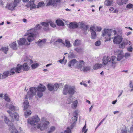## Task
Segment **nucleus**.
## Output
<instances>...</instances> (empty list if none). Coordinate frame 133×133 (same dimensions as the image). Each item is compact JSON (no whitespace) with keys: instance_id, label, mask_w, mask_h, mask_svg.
Masks as SVG:
<instances>
[{"instance_id":"ea45409f","label":"nucleus","mask_w":133,"mask_h":133,"mask_svg":"<svg viewBox=\"0 0 133 133\" xmlns=\"http://www.w3.org/2000/svg\"><path fill=\"white\" fill-rule=\"evenodd\" d=\"M73 101V98L70 96L67 99L66 103L69 104H70Z\"/></svg>"},{"instance_id":"bb28decb","label":"nucleus","mask_w":133,"mask_h":133,"mask_svg":"<svg viewBox=\"0 0 133 133\" xmlns=\"http://www.w3.org/2000/svg\"><path fill=\"white\" fill-rule=\"evenodd\" d=\"M56 22L57 25L59 26H63L64 23L61 20L57 19L56 21Z\"/></svg>"},{"instance_id":"dca6fc26","label":"nucleus","mask_w":133,"mask_h":133,"mask_svg":"<svg viewBox=\"0 0 133 133\" xmlns=\"http://www.w3.org/2000/svg\"><path fill=\"white\" fill-rule=\"evenodd\" d=\"M128 43V41L127 39H125L123 40L122 43L119 45V48L122 49L124 48L125 47V45H127ZM129 43L130 44V42L129 41Z\"/></svg>"},{"instance_id":"0e129e2a","label":"nucleus","mask_w":133,"mask_h":133,"mask_svg":"<svg viewBox=\"0 0 133 133\" xmlns=\"http://www.w3.org/2000/svg\"><path fill=\"white\" fill-rule=\"evenodd\" d=\"M133 49L131 46H130L129 47L127 48V50L129 52H132V51Z\"/></svg>"},{"instance_id":"a18cd8bd","label":"nucleus","mask_w":133,"mask_h":133,"mask_svg":"<svg viewBox=\"0 0 133 133\" xmlns=\"http://www.w3.org/2000/svg\"><path fill=\"white\" fill-rule=\"evenodd\" d=\"M102 30V28L99 26H98L96 27V32H100Z\"/></svg>"},{"instance_id":"473e14b6","label":"nucleus","mask_w":133,"mask_h":133,"mask_svg":"<svg viewBox=\"0 0 133 133\" xmlns=\"http://www.w3.org/2000/svg\"><path fill=\"white\" fill-rule=\"evenodd\" d=\"M112 31L111 29L104 28L103 30L104 33H110L112 32Z\"/></svg>"},{"instance_id":"bf43d9fd","label":"nucleus","mask_w":133,"mask_h":133,"mask_svg":"<svg viewBox=\"0 0 133 133\" xmlns=\"http://www.w3.org/2000/svg\"><path fill=\"white\" fill-rule=\"evenodd\" d=\"M74 117H76L77 118V116L78 115V111L77 110H75L74 113Z\"/></svg>"},{"instance_id":"f8f14e48","label":"nucleus","mask_w":133,"mask_h":133,"mask_svg":"<svg viewBox=\"0 0 133 133\" xmlns=\"http://www.w3.org/2000/svg\"><path fill=\"white\" fill-rule=\"evenodd\" d=\"M122 38L121 36L118 35L114 37L113 42L116 44H119L122 40Z\"/></svg>"},{"instance_id":"423d86ee","label":"nucleus","mask_w":133,"mask_h":133,"mask_svg":"<svg viewBox=\"0 0 133 133\" xmlns=\"http://www.w3.org/2000/svg\"><path fill=\"white\" fill-rule=\"evenodd\" d=\"M4 119L5 123L9 127V130L10 131V133H18V131L15 128L12 123L9 121L6 117L5 116Z\"/></svg>"},{"instance_id":"20e7f679","label":"nucleus","mask_w":133,"mask_h":133,"mask_svg":"<svg viewBox=\"0 0 133 133\" xmlns=\"http://www.w3.org/2000/svg\"><path fill=\"white\" fill-rule=\"evenodd\" d=\"M75 92V87L69 85H65L63 90V94L66 95L68 94L71 95H73Z\"/></svg>"},{"instance_id":"c03bdc74","label":"nucleus","mask_w":133,"mask_h":133,"mask_svg":"<svg viewBox=\"0 0 133 133\" xmlns=\"http://www.w3.org/2000/svg\"><path fill=\"white\" fill-rule=\"evenodd\" d=\"M55 129L56 128L55 127L51 126L50 127L48 132L49 133H52L55 130Z\"/></svg>"},{"instance_id":"37998d69","label":"nucleus","mask_w":133,"mask_h":133,"mask_svg":"<svg viewBox=\"0 0 133 133\" xmlns=\"http://www.w3.org/2000/svg\"><path fill=\"white\" fill-rule=\"evenodd\" d=\"M53 87L54 88V91H56L59 88V85L58 83H55L53 85Z\"/></svg>"},{"instance_id":"9b49d317","label":"nucleus","mask_w":133,"mask_h":133,"mask_svg":"<svg viewBox=\"0 0 133 133\" xmlns=\"http://www.w3.org/2000/svg\"><path fill=\"white\" fill-rule=\"evenodd\" d=\"M60 1V0H49L46 5L56 6H57V3L59 2Z\"/></svg>"},{"instance_id":"e2e57ef3","label":"nucleus","mask_w":133,"mask_h":133,"mask_svg":"<svg viewBox=\"0 0 133 133\" xmlns=\"http://www.w3.org/2000/svg\"><path fill=\"white\" fill-rule=\"evenodd\" d=\"M129 131H127L126 129L122 130L121 131V133H128Z\"/></svg>"},{"instance_id":"79ce46f5","label":"nucleus","mask_w":133,"mask_h":133,"mask_svg":"<svg viewBox=\"0 0 133 133\" xmlns=\"http://www.w3.org/2000/svg\"><path fill=\"white\" fill-rule=\"evenodd\" d=\"M48 23L50 24L51 26L53 28L55 27L56 26V25L54 22L52 21H48Z\"/></svg>"},{"instance_id":"f03ea898","label":"nucleus","mask_w":133,"mask_h":133,"mask_svg":"<svg viewBox=\"0 0 133 133\" xmlns=\"http://www.w3.org/2000/svg\"><path fill=\"white\" fill-rule=\"evenodd\" d=\"M117 59L115 56L109 57L108 56H104L102 59L104 66L108 64L110 67L114 68L117 63Z\"/></svg>"},{"instance_id":"0eeeda50","label":"nucleus","mask_w":133,"mask_h":133,"mask_svg":"<svg viewBox=\"0 0 133 133\" xmlns=\"http://www.w3.org/2000/svg\"><path fill=\"white\" fill-rule=\"evenodd\" d=\"M24 110L26 111L24 112V114L25 117L27 118L31 114L32 112L30 110L28 111V109L29 105V102L27 100H25L24 103Z\"/></svg>"},{"instance_id":"39448f33","label":"nucleus","mask_w":133,"mask_h":133,"mask_svg":"<svg viewBox=\"0 0 133 133\" xmlns=\"http://www.w3.org/2000/svg\"><path fill=\"white\" fill-rule=\"evenodd\" d=\"M39 120L40 119L38 116L35 115L29 118L27 120V122L28 124L32 125H34L35 128H36L37 125Z\"/></svg>"},{"instance_id":"6e6d98bb","label":"nucleus","mask_w":133,"mask_h":133,"mask_svg":"<svg viewBox=\"0 0 133 133\" xmlns=\"http://www.w3.org/2000/svg\"><path fill=\"white\" fill-rule=\"evenodd\" d=\"M129 86L130 88H131L132 90H133V82H132L131 81L130 83Z\"/></svg>"},{"instance_id":"680f3d73","label":"nucleus","mask_w":133,"mask_h":133,"mask_svg":"<svg viewBox=\"0 0 133 133\" xmlns=\"http://www.w3.org/2000/svg\"><path fill=\"white\" fill-rule=\"evenodd\" d=\"M37 5H36L35 4H33L32 5L31 7L30 8V9L32 10L33 9L37 8Z\"/></svg>"},{"instance_id":"2f4dec72","label":"nucleus","mask_w":133,"mask_h":133,"mask_svg":"<svg viewBox=\"0 0 133 133\" xmlns=\"http://www.w3.org/2000/svg\"><path fill=\"white\" fill-rule=\"evenodd\" d=\"M65 46L68 48H69L71 47V45L70 41L68 40L65 39Z\"/></svg>"},{"instance_id":"a211bd4d","label":"nucleus","mask_w":133,"mask_h":133,"mask_svg":"<svg viewBox=\"0 0 133 133\" xmlns=\"http://www.w3.org/2000/svg\"><path fill=\"white\" fill-rule=\"evenodd\" d=\"M71 121H72L71 123L72 124L71 125V128L72 129L73 127L75 126V123L77 121V118L76 117H73L71 118Z\"/></svg>"},{"instance_id":"c756f323","label":"nucleus","mask_w":133,"mask_h":133,"mask_svg":"<svg viewBox=\"0 0 133 133\" xmlns=\"http://www.w3.org/2000/svg\"><path fill=\"white\" fill-rule=\"evenodd\" d=\"M122 51H120V53L118 55L117 58L115 56L117 59V61H120L123 58V56L121 53V52Z\"/></svg>"},{"instance_id":"f704fd0d","label":"nucleus","mask_w":133,"mask_h":133,"mask_svg":"<svg viewBox=\"0 0 133 133\" xmlns=\"http://www.w3.org/2000/svg\"><path fill=\"white\" fill-rule=\"evenodd\" d=\"M57 42H58L59 43H61L63 44L64 45H65V44L64 43L63 41L61 39L58 38V39L56 41H55L54 43V44L55 45L56 44V43Z\"/></svg>"},{"instance_id":"69168bd1","label":"nucleus","mask_w":133,"mask_h":133,"mask_svg":"<svg viewBox=\"0 0 133 133\" xmlns=\"http://www.w3.org/2000/svg\"><path fill=\"white\" fill-rule=\"evenodd\" d=\"M133 125H132L130 128V131H129L128 133H133Z\"/></svg>"},{"instance_id":"f257e3e1","label":"nucleus","mask_w":133,"mask_h":133,"mask_svg":"<svg viewBox=\"0 0 133 133\" xmlns=\"http://www.w3.org/2000/svg\"><path fill=\"white\" fill-rule=\"evenodd\" d=\"M46 89L45 87L42 84H40L37 88L36 87H32L30 88L29 91L28 92L27 95L26 96L25 98L28 99V97L29 99L31 98L36 94L37 90V95L39 98L42 96L43 95V92Z\"/></svg>"},{"instance_id":"a878e982","label":"nucleus","mask_w":133,"mask_h":133,"mask_svg":"<svg viewBox=\"0 0 133 133\" xmlns=\"http://www.w3.org/2000/svg\"><path fill=\"white\" fill-rule=\"evenodd\" d=\"M9 109L11 110L14 111L18 110V108H17L13 105L11 104L9 106Z\"/></svg>"},{"instance_id":"13d9d810","label":"nucleus","mask_w":133,"mask_h":133,"mask_svg":"<svg viewBox=\"0 0 133 133\" xmlns=\"http://www.w3.org/2000/svg\"><path fill=\"white\" fill-rule=\"evenodd\" d=\"M132 4H129L127 5L126 7L127 8L129 9L132 8Z\"/></svg>"},{"instance_id":"4c0bfd02","label":"nucleus","mask_w":133,"mask_h":133,"mask_svg":"<svg viewBox=\"0 0 133 133\" xmlns=\"http://www.w3.org/2000/svg\"><path fill=\"white\" fill-rule=\"evenodd\" d=\"M60 133H71V130L69 127H68L66 130Z\"/></svg>"},{"instance_id":"e433bc0d","label":"nucleus","mask_w":133,"mask_h":133,"mask_svg":"<svg viewBox=\"0 0 133 133\" xmlns=\"http://www.w3.org/2000/svg\"><path fill=\"white\" fill-rule=\"evenodd\" d=\"M1 49L2 51L6 54H7V52L8 50V48L7 46L2 47Z\"/></svg>"},{"instance_id":"774afa93","label":"nucleus","mask_w":133,"mask_h":133,"mask_svg":"<svg viewBox=\"0 0 133 133\" xmlns=\"http://www.w3.org/2000/svg\"><path fill=\"white\" fill-rule=\"evenodd\" d=\"M43 30L45 31H47L49 30V28L48 26L44 27L43 28Z\"/></svg>"},{"instance_id":"393cba45","label":"nucleus","mask_w":133,"mask_h":133,"mask_svg":"<svg viewBox=\"0 0 133 133\" xmlns=\"http://www.w3.org/2000/svg\"><path fill=\"white\" fill-rule=\"evenodd\" d=\"M89 30L92 33H96V27L94 25H91Z\"/></svg>"},{"instance_id":"2eb2a0df","label":"nucleus","mask_w":133,"mask_h":133,"mask_svg":"<svg viewBox=\"0 0 133 133\" xmlns=\"http://www.w3.org/2000/svg\"><path fill=\"white\" fill-rule=\"evenodd\" d=\"M83 60H79L77 63L76 65V67L78 68L79 69L81 70H83Z\"/></svg>"},{"instance_id":"1a4fd4ad","label":"nucleus","mask_w":133,"mask_h":133,"mask_svg":"<svg viewBox=\"0 0 133 133\" xmlns=\"http://www.w3.org/2000/svg\"><path fill=\"white\" fill-rule=\"evenodd\" d=\"M49 122L46 121L43 123H38L37 125L36 128L39 129L41 131L46 129L48 125L49 124Z\"/></svg>"},{"instance_id":"9d476101","label":"nucleus","mask_w":133,"mask_h":133,"mask_svg":"<svg viewBox=\"0 0 133 133\" xmlns=\"http://www.w3.org/2000/svg\"><path fill=\"white\" fill-rule=\"evenodd\" d=\"M22 69V65L20 64L17 65V67L16 68H13L10 71L11 74L10 75H13L15 73V71L17 73H19L21 70Z\"/></svg>"},{"instance_id":"412c9836","label":"nucleus","mask_w":133,"mask_h":133,"mask_svg":"<svg viewBox=\"0 0 133 133\" xmlns=\"http://www.w3.org/2000/svg\"><path fill=\"white\" fill-rule=\"evenodd\" d=\"M111 34H102V36L104 37L106 36L105 37V38L106 40V41H110L111 39L110 37Z\"/></svg>"},{"instance_id":"de8ad7c7","label":"nucleus","mask_w":133,"mask_h":133,"mask_svg":"<svg viewBox=\"0 0 133 133\" xmlns=\"http://www.w3.org/2000/svg\"><path fill=\"white\" fill-rule=\"evenodd\" d=\"M49 23L46 22H43L41 23V24L44 27L48 26H49Z\"/></svg>"},{"instance_id":"72a5a7b5","label":"nucleus","mask_w":133,"mask_h":133,"mask_svg":"<svg viewBox=\"0 0 133 133\" xmlns=\"http://www.w3.org/2000/svg\"><path fill=\"white\" fill-rule=\"evenodd\" d=\"M34 28L35 29V30L36 32H37L38 31L41 29L42 28V27L40 24H38L36 25L35 27Z\"/></svg>"},{"instance_id":"7ed1b4c3","label":"nucleus","mask_w":133,"mask_h":133,"mask_svg":"<svg viewBox=\"0 0 133 133\" xmlns=\"http://www.w3.org/2000/svg\"><path fill=\"white\" fill-rule=\"evenodd\" d=\"M27 39L24 38H20L17 41L18 44L19 45H29L30 43L34 39L35 34H30Z\"/></svg>"},{"instance_id":"c85d7f7f","label":"nucleus","mask_w":133,"mask_h":133,"mask_svg":"<svg viewBox=\"0 0 133 133\" xmlns=\"http://www.w3.org/2000/svg\"><path fill=\"white\" fill-rule=\"evenodd\" d=\"M81 44V41L78 39L75 40L73 43V45L74 46H78L80 45Z\"/></svg>"},{"instance_id":"864d4df0","label":"nucleus","mask_w":133,"mask_h":133,"mask_svg":"<svg viewBox=\"0 0 133 133\" xmlns=\"http://www.w3.org/2000/svg\"><path fill=\"white\" fill-rule=\"evenodd\" d=\"M90 68L89 66L84 67V71H87L90 70Z\"/></svg>"},{"instance_id":"7c9ffc66","label":"nucleus","mask_w":133,"mask_h":133,"mask_svg":"<svg viewBox=\"0 0 133 133\" xmlns=\"http://www.w3.org/2000/svg\"><path fill=\"white\" fill-rule=\"evenodd\" d=\"M10 72L8 71L4 72L2 76V78H5L7 77L9 74Z\"/></svg>"},{"instance_id":"c9c22d12","label":"nucleus","mask_w":133,"mask_h":133,"mask_svg":"<svg viewBox=\"0 0 133 133\" xmlns=\"http://www.w3.org/2000/svg\"><path fill=\"white\" fill-rule=\"evenodd\" d=\"M48 90L50 91L54 90L53 85L51 84H49L47 85Z\"/></svg>"},{"instance_id":"6ab92c4d","label":"nucleus","mask_w":133,"mask_h":133,"mask_svg":"<svg viewBox=\"0 0 133 133\" xmlns=\"http://www.w3.org/2000/svg\"><path fill=\"white\" fill-rule=\"evenodd\" d=\"M77 62L75 59H73L70 61L68 63V66L71 67V66H73Z\"/></svg>"},{"instance_id":"8fccbe9b","label":"nucleus","mask_w":133,"mask_h":133,"mask_svg":"<svg viewBox=\"0 0 133 133\" xmlns=\"http://www.w3.org/2000/svg\"><path fill=\"white\" fill-rule=\"evenodd\" d=\"M4 96V99L7 102H10V99L9 98L7 94H5Z\"/></svg>"},{"instance_id":"cd10ccee","label":"nucleus","mask_w":133,"mask_h":133,"mask_svg":"<svg viewBox=\"0 0 133 133\" xmlns=\"http://www.w3.org/2000/svg\"><path fill=\"white\" fill-rule=\"evenodd\" d=\"M104 3L107 6H110L113 3V1L112 0H106L105 1Z\"/></svg>"},{"instance_id":"4be33fe9","label":"nucleus","mask_w":133,"mask_h":133,"mask_svg":"<svg viewBox=\"0 0 133 133\" xmlns=\"http://www.w3.org/2000/svg\"><path fill=\"white\" fill-rule=\"evenodd\" d=\"M78 101L77 100H75L74 101H73L72 102V104L71 105V108L73 109H75L77 108V107Z\"/></svg>"},{"instance_id":"338daca9","label":"nucleus","mask_w":133,"mask_h":133,"mask_svg":"<svg viewBox=\"0 0 133 133\" xmlns=\"http://www.w3.org/2000/svg\"><path fill=\"white\" fill-rule=\"evenodd\" d=\"M26 58V59L24 60V61L29 62L30 63H33V61L31 60L30 59H28L27 57Z\"/></svg>"},{"instance_id":"5701e85b","label":"nucleus","mask_w":133,"mask_h":133,"mask_svg":"<svg viewBox=\"0 0 133 133\" xmlns=\"http://www.w3.org/2000/svg\"><path fill=\"white\" fill-rule=\"evenodd\" d=\"M11 48L14 50H16L17 48L16 42V41L13 42L9 45Z\"/></svg>"},{"instance_id":"f3484780","label":"nucleus","mask_w":133,"mask_h":133,"mask_svg":"<svg viewBox=\"0 0 133 133\" xmlns=\"http://www.w3.org/2000/svg\"><path fill=\"white\" fill-rule=\"evenodd\" d=\"M16 5L14 3L11 4L7 3L6 7L9 10H12L16 6Z\"/></svg>"},{"instance_id":"4468645a","label":"nucleus","mask_w":133,"mask_h":133,"mask_svg":"<svg viewBox=\"0 0 133 133\" xmlns=\"http://www.w3.org/2000/svg\"><path fill=\"white\" fill-rule=\"evenodd\" d=\"M46 41L45 39H39L35 43L37 44V45L40 47H42L43 45L45 44Z\"/></svg>"},{"instance_id":"aec40b11","label":"nucleus","mask_w":133,"mask_h":133,"mask_svg":"<svg viewBox=\"0 0 133 133\" xmlns=\"http://www.w3.org/2000/svg\"><path fill=\"white\" fill-rule=\"evenodd\" d=\"M104 66V64H101L97 63L95 64L93 66L94 70H97Z\"/></svg>"},{"instance_id":"603ef678","label":"nucleus","mask_w":133,"mask_h":133,"mask_svg":"<svg viewBox=\"0 0 133 133\" xmlns=\"http://www.w3.org/2000/svg\"><path fill=\"white\" fill-rule=\"evenodd\" d=\"M75 50L77 52L79 53H80L82 51V49L81 48H75Z\"/></svg>"},{"instance_id":"58836bf2","label":"nucleus","mask_w":133,"mask_h":133,"mask_svg":"<svg viewBox=\"0 0 133 133\" xmlns=\"http://www.w3.org/2000/svg\"><path fill=\"white\" fill-rule=\"evenodd\" d=\"M27 31L28 32L26 33H35L36 32L34 28L28 30Z\"/></svg>"},{"instance_id":"b1692460","label":"nucleus","mask_w":133,"mask_h":133,"mask_svg":"<svg viewBox=\"0 0 133 133\" xmlns=\"http://www.w3.org/2000/svg\"><path fill=\"white\" fill-rule=\"evenodd\" d=\"M22 66V68L24 71H28L29 69V67L28 66L27 63H24Z\"/></svg>"},{"instance_id":"6e6552de","label":"nucleus","mask_w":133,"mask_h":133,"mask_svg":"<svg viewBox=\"0 0 133 133\" xmlns=\"http://www.w3.org/2000/svg\"><path fill=\"white\" fill-rule=\"evenodd\" d=\"M68 25L69 28L71 29H76L78 27H79L81 28L83 27V23H79L75 22H71Z\"/></svg>"},{"instance_id":"ddd939ff","label":"nucleus","mask_w":133,"mask_h":133,"mask_svg":"<svg viewBox=\"0 0 133 133\" xmlns=\"http://www.w3.org/2000/svg\"><path fill=\"white\" fill-rule=\"evenodd\" d=\"M7 112L9 113L10 114H11L10 116H11L12 119H14L13 120L14 121V120L17 121H18L19 120V115H18L17 113L16 112H15L14 114H12V112L10 110H8L7 111Z\"/></svg>"},{"instance_id":"49530a36","label":"nucleus","mask_w":133,"mask_h":133,"mask_svg":"<svg viewBox=\"0 0 133 133\" xmlns=\"http://www.w3.org/2000/svg\"><path fill=\"white\" fill-rule=\"evenodd\" d=\"M38 66V64L37 63H34L32 64L31 66L32 68V69H35Z\"/></svg>"},{"instance_id":"a19ab883","label":"nucleus","mask_w":133,"mask_h":133,"mask_svg":"<svg viewBox=\"0 0 133 133\" xmlns=\"http://www.w3.org/2000/svg\"><path fill=\"white\" fill-rule=\"evenodd\" d=\"M44 2H40L38 3L37 5V8H39L42 7L43 6Z\"/></svg>"},{"instance_id":"3c124183","label":"nucleus","mask_w":133,"mask_h":133,"mask_svg":"<svg viewBox=\"0 0 133 133\" xmlns=\"http://www.w3.org/2000/svg\"><path fill=\"white\" fill-rule=\"evenodd\" d=\"M90 28H89V26L88 25H84V30H89Z\"/></svg>"},{"instance_id":"4d7b16f0","label":"nucleus","mask_w":133,"mask_h":133,"mask_svg":"<svg viewBox=\"0 0 133 133\" xmlns=\"http://www.w3.org/2000/svg\"><path fill=\"white\" fill-rule=\"evenodd\" d=\"M95 44L96 46H99L101 44V41H97L95 42Z\"/></svg>"},{"instance_id":"09e8293b","label":"nucleus","mask_w":133,"mask_h":133,"mask_svg":"<svg viewBox=\"0 0 133 133\" xmlns=\"http://www.w3.org/2000/svg\"><path fill=\"white\" fill-rule=\"evenodd\" d=\"M124 56L125 59H127L131 57V55L130 53L127 52L125 53Z\"/></svg>"},{"instance_id":"052dcab7","label":"nucleus","mask_w":133,"mask_h":133,"mask_svg":"<svg viewBox=\"0 0 133 133\" xmlns=\"http://www.w3.org/2000/svg\"><path fill=\"white\" fill-rule=\"evenodd\" d=\"M20 1V0H14L13 3L15 5H16V6H17V4L19 3Z\"/></svg>"},{"instance_id":"5fc2aeb1","label":"nucleus","mask_w":133,"mask_h":133,"mask_svg":"<svg viewBox=\"0 0 133 133\" xmlns=\"http://www.w3.org/2000/svg\"><path fill=\"white\" fill-rule=\"evenodd\" d=\"M91 37L92 39H95L96 38L97 35L96 34H91Z\"/></svg>"}]
</instances>
